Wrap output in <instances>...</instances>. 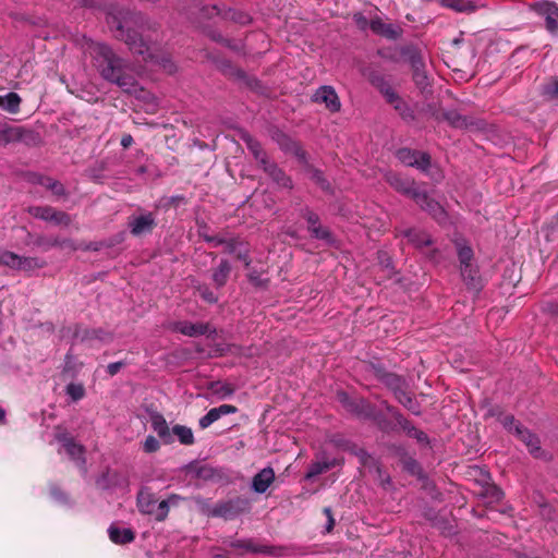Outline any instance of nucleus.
I'll list each match as a JSON object with an SVG mask.
<instances>
[{
  "label": "nucleus",
  "instance_id": "nucleus-1",
  "mask_svg": "<svg viewBox=\"0 0 558 558\" xmlns=\"http://www.w3.org/2000/svg\"><path fill=\"white\" fill-rule=\"evenodd\" d=\"M84 53L90 57L93 65L104 80L118 85L125 93L134 94L137 92V82L128 72V62L117 56L108 45L86 40Z\"/></svg>",
  "mask_w": 558,
  "mask_h": 558
},
{
  "label": "nucleus",
  "instance_id": "nucleus-2",
  "mask_svg": "<svg viewBox=\"0 0 558 558\" xmlns=\"http://www.w3.org/2000/svg\"><path fill=\"white\" fill-rule=\"evenodd\" d=\"M135 16L129 12H119L118 14L109 13L107 15L108 26L114 31V36L123 40L133 53L144 56L145 60H151L160 63L162 68L172 73L174 71V64L170 59L162 58L160 61L157 60L156 56L151 52V48L143 40L142 36L137 32L125 29V25L129 20H133Z\"/></svg>",
  "mask_w": 558,
  "mask_h": 558
},
{
  "label": "nucleus",
  "instance_id": "nucleus-3",
  "mask_svg": "<svg viewBox=\"0 0 558 558\" xmlns=\"http://www.w3.org/2000/svg\"><path fill=\"white\" fill-rule=\"evenodd\" d=\"M137 508L141 513L149 514L156 521L162 522L167 519L169 513V502H158L154 493L149 488L143 487L137 494Z\"/></svg>",
  "mask_w": 558,
  "mask_h": 558
},
{
  "label": "nucleus",
  "instance_id": "nucleus-4",
  "mask_svg": "<svg viewBox=\"0 0 558 558\" xmlns=\"http://www.w3.org/2000/svg\"><path fill=\"white\" fill-rule=\"evenodd\" d=\"M338 400L345 410L357 416L371 418L375 415V408L363 398H351L345 392H339Z\"/></svg>",
  "mask_w": 558,
  "mask_h": 558
},
{
  "label": "nucleus",
  "instance_id": "nucleus-5",
  "mask_svg": "<svg viewBox=\"0 0 558 558\" xmlns=\"http://www.w3.org/2000/svg\"><path fill=\"white\" fill-rule=\"evenodd\" d=\"M396 157L401 163L415 167L424 172L427 171L430 166V156L427 153L410 148H400L397 150Z\"/></svg>",
  "mask_w": 558,
  "mask_h": 558
},
{
  "label": "nucleus",
  "instance_id": "nucleus-6",
  "mask_svg": "<svg viewBox=\"0 0 558 558\" xmlns=\"http://www.w3.org/2000/svg\"><path fill=\"white\" fill-rule=\"evenodd\" d=\"M247 507V501L241 498L228 500L217 504L213 507L208 514L213 517H220L223 519H233L243 512Z\"/></svg>",
  "mask_w": 558,
  "mask_h": 558
},
{
  "label": "nucleus",
  "instance_id": "nucleus-7",
  "mask_svg": "<svg viewBox=\"0 0 558 558\" xmlns=\"http://www.w3.org/2000/svg\"><path fill=\"white\" fill-rule=\"evenodd\" d=\"M532 9L545 19L546 29L555 34L558 31V4L550 1H539L532 5Z\"/></svg>",
  "mask_w": 558,
  "mask_h": 558
},
{
  "label": "nucleus",
  "instance_id": "nucleus-8",
  "mask_svg": "<svg viewBox=\"0 0 558 558\" xmlns=\"http://www.w3.org/2000/svg\"><path fill=\"white\" fill-rule=\"evenodd\" d=\"M388 386L392 389L396 399L407 409L415 414H418V405L412 396L403 389V380L395 375H391L387 379Z\"/></svg>",
  "mask_w": 558,
  "mask_h": 558
},
{
  "label": "nucleus",
  "instance_id": "nucleus-9",
  "mask_svg": "<svg viewBox=\"0 0 558 558\" xmlns=\"http://www.w3.org/2000/svg\"><path fill=\"white\" fill-rule=\"evenodd\" d=\"M415 203L429 215L433 216L439 223H444L447 220V213L444 207L430 198L425 192H418L414 194Z\"/></svg>",
  "mask_w": 558,
  "mask_h": 558
},
{
  "label": "nucleus",
  "instance_id": "nucleus-10",
  "mask_svg": "<svg viewBox=\"0 0 558 558\" xmlns=\"http://www.w3.org/2000/svg\"><path fill=\"white\" fill-rule=\"evenodd\" d=\"M173 330L187 337L216 333V328L209 323H191L187 320L174 323Z\"/></svg>",
  "mask_w": 558,
  "mask_h": 558
},
{
  "label": "nucleus",
  "instance_id": "nucleus-11",
  "mask_svg": "<svg viewBox=\"0 0 558 558\" xmlns=\"http://www.w3.org/2000/svg\"><path fill=\"white\" fill-rule=\"evenodd\" d=\"M457 253L461 267V275L464 280H473L475 271L471 267V260L473 259V250L464 241H457Z\"/></svg>",
  "mask_w": 558,
  "mask_h": 558
},
{
  "label": "nucleus",
  "instance_id": "nucleus-12",
  "mask_svg": "<svg viewBox=\"0 0 558 558\" xmlns=\"http://www.w3.org/2000/svg\"><path fill=\"white\" fill-rule=\"evenodd\" d=\"M313 101L324 104L331 112H338L341 108L340 99L331 86H322L313 95Z\"/></svg>",
  "mask_w": 558,
  "mask_h": 558
},
{
  "label": "nucleus",
  "instance_id": "nucleus-13",
  "mask_svg": "<svg viewBox=\"0 0 558 558\" xmlns=\"http://www.w3.org/2000/svg\"><path fill=\"white\" fill-rule=\"evenodd\" d=\"M128 226L133 235L149 233L156 227L155 216L151 213L134 216L129 219Z\"/></svg>",
  "mask_w": 558,
  "mask_h": 558
},
{
  "label": "nucleus",
  "instance_id": "nucleus-14",
  "mask_svg": "<svg viewBox=\"0 0 558 558\" xmlns=\"http://www.w3.org/2000/svg\"><path fill=\"white\" fill-rule=\"evenodd\" d=\"M515 436L526 446L530 453L538 458L541 456L539 439L522 425H515Z\"/></svg>",
  "mask_w": 558,
  "mask_h": 558
},
{
  "label": "nucleus",
  "instance_id": "nucleus-15",
  "mask_svg": "<svg viewBox=\"0 0 558 558\" xmlns=\"http://www.w3.org/2000/svg\"><path fill=\"white\" fill-rule=\"evenodd\" d=\"M386 180L396 191H398L404 195H408L413 199H414V194L420 192L418 190H416L414 187L413 181H411L409 179H404L397 173H388L386 175Z\"/></svg>",
  "mask_w": 558,
  "mask_h": 558
},
{
  "label": "nucleus",
  "instance_id": "nucleus-16",
  "mask_svg": "<svg viewBox=\"0 0 558 558\" xmlns=\"http://www.w3.org/2000/svg\"><path fill=\"white\" fill-rule=\"evenodd\" d=\"M438 3L453 12L465 14L474 13L481 7L473 0H438Z\"/></svg>",
  "mask_w": 558,
  "mask_h": 558
},
{
  "label": "nucleus",
  "instance_id": "nucleus-17",
  "mask_svg": "<svg viewBox=\"0 0 558 558\" xmlns=\"http://www.w3.org/2000/svg\"><path fill=\"white\" fill-rule=\"evenodd\" d=\"M275 481V472L271 468L259 471L252 481V488L258 494L265 493Z\"/></svg>",
  "mask_w": 558,
  "mask_h": 558
},
{
  "label": "nucleus",
  "instance_id": "nucleus-18",
  "mask_svg": "<svg viewBox=\"0 0 558 558\" xmlns=\"http://www.w3.org/2000/svg\"><path fill=\"white\" fill-rule=\"evenodd\" d=\"M373 33L389 39H396L400 35V29L391 24H386L380 17L373 19L369 23Z\"/></svg>",
  "mask_w": 558,
  "mask_h": 558
},
{
  "label": "nucleus",
  "instance_id": "nucleus-19",
  "mask_svg": "<svg viewBox=\"0 0 558 558\" xmlns=\"http://www.w3.org/2000/svg\"><path fill=\"white\" fill-rule=\"evenodd\" d=\"M23 134L24 130L20 126L0 123V146L21 141Z\"/></svg>",
  "mask_w": 558,
  "mask_h": 558
},
{
  "label": "nucleus",
  "instance_id": "nucleus-20",
  "mask_svg": "<svg viewBox=\"0 0 558 558\" xmlns=\"http://www.w3.org/2000/svg\"><path fill=\"white\" fill-rule=\"evenodd\" d=\"M108 534L110 541L118 545L132 543L135 538V534L131 529H120L114 524L109 526Z\"/></svg>",
  "mask_w": 558,
  "mask_h": 558
},
{
  "label": "nucleus",
  "instance_id": "nucleus-21",
  "mask_svg": "<svg viewBox=\"0 0 558 558\" xmlns=\"http://www.w3.org/2000/svg\"><path fill=\"white\" fill-rule=\"evenodd\" d=\"M341 463L338 459H324L322 461H315L313 462L305 475L306 478L315 477L319 474H323L327 472L328 470L335 468L336 465H339Z\"/></svg>",
  "mask_w": 558,
  "mask_h": 558
},
{
  "label": "nucleus",
  "instance_id": "nucleus-22",
  "mask_svg": "<svg viewBox=\"0 0 558 558\" xmlns=\"http://www.w3.org/2000/svg\"><path fill=\"white\" fill-rule=\"evenodd\" d=\"M151 427L166 444L172 442L170 428L162 415L157 414L151 417Z\"/></svg>",
  "mask_w": 558,
  "mask_h": 558
},
{
  "label": "nucleus",
  "instance_id": "nucleus-23",
  "mask_svg": "<svg viewBox=\"0 0 558 558\" xmlns=\"http://www.w3.org/2000/svg\"><path fill=\"white\" fill-rule=\"evenodd\" d=\"M231 272V265L227 259H222L213 272V281L217 288H221L227 283Z\"/></svg>",
  "mask_w": 558,
  "mask_h": 558
},
{
  "label": "nucleus",
  "instance_id": "nucleus-24",
  "mask_svg": "<svg viewBox=\"0 0 558 558\" xmlns=\"http://www.w3.org/2000/svg\"><path fill=\"white\" fill-rule=\"evenodd\" d=\"M21 97L16 93H8L4 96H0V108L10 112L17 113L20 111Z\"/></svg>",
  "mask_w": 558,
  "mask_h": 558
},
{
  "label": "nucleus",
  "instance_id": "nucleus-25",
  "mask_svg": "<svg viewBox=\"0 0 558 558\" xmlns=\"http://www.w3.org/2000/svg\"><path fill=\"white\" fill-rule=\"evenodd\" d=\"M409 241L416 247L428 246L432 244L430 235L420 230H408L404 234Z\"/></svg>",
  "mask_w": 558,
  "mask_h": 558
},
{
  "label": "nucleus",
  "instance_id": "nucleus-26",
  "mask_svg": "<svg viewBox=\"0 0 558 558\" xmlns=\"http://www.w3.org/2000/svg\"><path fill=\"white\" fill-rule=\"evenodd\" d=\"M444 120H446L451 126L457 129H468L471 123L468 118L460 114L456 110L447 111L442 114Z\"/></svg>",
  "mask_w": 558,
  "mask_h": 558
},
{
  "label": "nucleus",
  "instance_id": "nucleus-27",
  "mask_svg": "<svg viewBox=\"0 0 558 558\" xmlns=\"http://www.w3.org/2000/svg\"><path fill=\"white\" fill-rule=\"evenodd\" d=\"M171 430L182 445L191 446L194 444V435L190 427L177 424L172 427Z\"/></svg>",
  "mask_w": 558,
  "mask_h": 558
},
{
  "label": "nucleus",
  "instance_id": "nucleus-28",
  "mask_svg": "<svg viewBox=\"0 0 558 558\" xmlns=\"http://www.w3.org/2000/svg\"><path fill=\"white\" fill-rule=\"evenodd\" d=\"M243 140L245 141L248 150L253 154L258 163L267 157L266 151L263 149L258 141L254 140L250 135L244 136Z\"/></svg>",
  "mask_w": 558,
  "mask_h": 558
},
{
  "label": "nucleus",
  "instance_id": "nucleus-29",
  "mask_svg": "<svg viewBox=\"0 0 558 558\" xmlns=\"http://www.w3.org/2000/svg\"><path fill=\"white\" fill-rule=\"evenodd\" d=\"M17 265L19 267L16 268V270L32 271L37 268H43L45 266V262L37 257L20 256V262Z\"/></svg>",
  "mask_w": 558,
  "mask_h": 558
},
{
  "label": "nucleus",
  "instance_id": "nucleus-30",
  "mask_svg": "<svg viewBox=\"0 0 558 558\" xmlns=\"http://www.w3.org/2000/svg\"><path fill=\"white\" fill-rule=\"evenodd\" d=\"M380 93L384 95L386 101L391 105L395 109L402 102V98L395 92V89L387 83H383L379 86Z\"/></svg>",
  "mask_w": 558,
  "mask_h": 558
},
{
  "label": "nucleus",
  "instance_id": "nucleus-31",
  "mask_svg": "<svg viewBox=\"0 0 558 558\" xmlns=\"http://www.w3.org/2000/svg\"><path fill=\"white\" fill-rule=\"evenodd\" d=\"M65 452L69 454V457L75 461H80L82 463L85 462V448L83 445L77 444L76 441L70 442L64 447Z\"/></svg>",
  "mask_w": 558,
  "mask_h": 558
},
{
  "label": "nucleus",
  "instance_id": "nucleus-32",
  "mask_svg": "<svg viewBox=\"0 0 558 558\" xmlns=\"http://www.w3.org/2000/svg\"><path fill=\"white\" fill-rule=\"evenodd\" d=\"M19 262L20 255L10 251L0 250V265L16 270Z\"/></svg>",
  "mask_w": 558,
  "mask_h": 558
},
{
  "label": "nucleus",
  "instance_id": "nucleus-33",
  "mask_svg": "<svg viewBox=\"0 0 558 558\" xmlns=\"http://www.w3.org/2000/svg\"><path fill=\"white\" fill-rule=\"evenodd\" d=\"M65 393L72 401L76 402L85 397V388L81 383H70L65 387Z\"/></svg>",
  "mask_w": 558,
  "mask_h": 558
},
{
  "label": "nucleus",
  "instance_id": "nucleus-34",
  "mask_svg": "<svg viewBox=\"0 0 558 558\" xmlns=\"http://www.w3.org/2000/svg\"><path fill=\"white\" fill-rule=\"evenodd\" d=\"M407 54L413 72L425 68L424 58L418 50L409 49Z\"/></svg>",
  "mask_w": 558,
  "mask_h": 558
},
{
  "label": "nucleus",
  "instance_id": "nucleus-35",
  "mask_svg": "<svg viewBox=\"0 0 558 558\" xmlns=\"http://www.w3.org/2000/svg\"><path fill=\"white\" fill-rule=\"evenodd\" d=\"M52 209L50 206H33L29 207L28 213L35 218L49 221L52 217Z\"/></svg>",
  "mask_w": 558,
  "mask_h": 558
},
{
  "label": "nucleus",
  "instance_id": "nucleus-36",
  "mask_svg": "<svg viewBox=\"0 0 558 558\" xmlns=\"http://www.w3.org/2000/svg\"><path fill=\"white\" fill-rule=\"evenodd\" d=\"M279 186L291 190L293 187V183L290 177H288L284 171L280 168L275 171V173L270 177Z\"/></svg>",
  "mask_w": 558,
  "mask_h": 558
},
{
  "label": "nucleus",
  "instance_id": "nucleus-37",
  "mask_svg": "<svg viewBox=\"0 0 558 558\" xmlns=\"http://www.w3.org/2000/svg\"><path fill=\"white\" fill-rule=\"evenodd\" d=\"M499 423L509 432L515 435V425H521L513 415L500 413L498 415Z\"/></svg>",
  "mask_w": 558,
  "mask_h": 558
},
{
  "label": "nucleus",
  "instance_id": "nucleus-38",
  "mask_svg": "<svg viewBox=\"0 0 558 558\" xmlns=\"http://www.w3.org/2000/svg\"><path fill=\"white\" fill-rule=\"evenodd\" d=\"M214 392L221 399L227 398L234 392V388L229 384L215 383L211 385Z\"/></svg>",
  "mask_w": 558,
  "mask_h": 558
},
{
  "label": "nucleus",
  "instance_id": "nucleus-39",
  "mask_svg": "<svg viewBox=\"0 0 558 558\" xmlns=\"http://www.w3.org/2000/svg\"><path fill=\"white\" fill-rule=\"evenodd\" d=\"M310 232L316 239L324 240L327 243L332 242V236L329 230L323 227L320 223L314 228H311Z\"/></svg>",
  "mask_w": 558,
  "mask_h": 558
},
{
  "label": "nucleus",
  "instance_id": "nucleus-40",
  "mask_svg": "<svg viewBox=\"0 0 558 558\" xmlns=\"http://www.w3.org/2000/svg\"><path fill=\"white\" fill-rule=\"evenodd\" d=\"M396 111L407 122H412L415 119L413 110L404 100L399 106H396Z\"/></svg>",
  "mask_w": 558,
  "mask_h": 558
},
{
  "label": "nucleus",
  "instance_id": "nucleus-41",
  "mask_svg": "<svg viewBox=\"0 0 558 558\" xmlns=\"http://www.w3.org/2000/svg\"><path fill=\"white\" fill-rule=\"evenodd\" d=\"M218 420H219V414L215 410V408H213L203 417H201L199 426H201V428L205 429Z\"/></svg>",
  "mask_w": 558,
  "mask_h": 558
},
{
  "label": "nucleus",
  "instance_id": "nucleus-42",
  "mask_svg": "<svg viewBox=\"0 0 558 558\" xmlns=\"http://www.w3.org/2000/svg\"><path fill=\"white\" fill-rule=\"evenodd\" d=\"M231 546L236 549H244L246 551H252V553H264L265 551L262 547L254 546L251 541L232 542Z\"/></svg>",
  "mask_w": 558,
  "mask_h": 558
},
{
  "label": "nucleus",
  "instance_id": "nucleus-43",
  "mask_svg": "<svg viewBox=\"0 0 558 558\" xmlns=\"http://www.w3.org/2000/svg\"><path fill=\"white\" fill-rule=\"evenodd\" d=\"M197 292L199 296L208 302V303H216L218 301V298L215 295V293L210 290V288L206 284H201L197 287Z\"/></svg>",
  "mask_w": 558,
  "mask_h": 558
},
{
  "label": "nucleus",
  "instance_id": "nucleus-44",
  "mask_svg": "<svg viewBox=\"0 0 558 558\" xmlns=\"http://www.w3.org/2000/svg\"><path fill=\"white\" fill-rule=\"evenodd\" d=\"M160 448V444L158 439L151 435L147 436L143 442V450L146 453H154L158 451Z\"/></svg>",
  "mask_w": 558,
  "mask_h": 558
},
{
  "label": "nucleus",
  "instance_id": "nucleus-45",
  "mask_svg": "<svg viewBox=\"0 0 558 558\" xmlns=\"http://www.w3.org/2000/svg\"><path fill=\"white\" fill-rule=\"evenodd\" d=\"M413 80L416 86L420 87L421 89H425L429 85L425 68L422 70L414 71Z\"/></svg>",
  "mask_w": 558,
  "mask_h": 558
},
{
  "label": "nucleus",
  "instance_id": "nucleus-46",
  "mask_svg": "<svg viewBox=\"0 0 558 558\" xmlns=\"http://www.w3.org/2000/svg\"><path fill=\"white\" fill-rule=\"evenodd\" d=\"M51 216L52 217H51V219H49V221H52L56 225L69 226L71 222L70 216L64 211H59L53 208Z\"/></svg>",
  "mask_w": 558,
  "mask_h": 558
},
{
  "label": "nucleus",
  "instance_id": "nucleus-47",
  "mask_svg": "<svg viewBox=\"0 0 558 558\" xmlns=\"http://www.w3.org/2000/svg\"><path fill=\"white\" fill-rule=\"evenodd\" d=\"M310 178L313 180L317 185H319L323 190H328L329 184L325 180L323 172L318 169H311L310 170Z\"/></svg>",
  "mask_w": 558,
  "mask_h": 558
},
{
  "label": "nucleus",
  "instance_id": "nucleus-48",
  "mask_svg": "<svg viewBox=\"0 0 558 558\" xmlns=\"http://www.w3.org/2000/svg\"><path fill=\"white\" fill-rule=\"evenodd\" d=\"M29 178L33 183L39 184V185L46 187L47 190H50L51 183H53L56 181L54 179H52L50 177H46V175L38 174V173H33L29 175Z\"/></svg>",
  "mask_w": 558,
  "mask_h": 558
},
{
  "label": "nucleus",
  "instance_id": "nucleus-49",
  "mask_svg": "<svg viewBox=\"0 0 558 558\" xmlns=\"http://www.w3.org/2000/svg\"><path fill=\"white\" fill-rule=\"evenodd\" d=\"M56 439L62 444L63 448L70 442L75 441L65 429H61L60 427L57 428Z\"/></svg>",
  "mask_w": 558,
  "mask_h": 558
},
{
  "label": "nucleus",
  "instance_id": "nucleus-50",
  "mask_svg": "<svg viewBox=\"0 0 558 558\" xmlns=\"http://www.w3.org/2000/svg\"><path fill=\"white\" fill-rule=\"evenodd\" d=\"M353 21L357 28L361 31H366L369 28L371 21H368L367 17L360 12L353 14Z\"/></svg>",
  "mask_w": 558,
  "mask_h": 558
},
{
  "label": "nucleus",
  "instance_id": "nucleus-51",
  "mask_svg": "<svg viewBox=\"0 0 558 558\" xmlns=\"http://www.w3.org/2000/svg\"><path fill=\"white\" fill-rule=\"evenodd\" d=\"M228 16L240 24H247L251 22V17L243 12L229 11Z\"/></svg>",
  "mask_w": 558,
  "mask_h": 558
},
{
  "label": "nucleus",
  "instance_id": "nucleus-52",
  "mask_svg": "<svg viewBox=\"0 0 558 558\" xmlns=\"http://www.w3.org/2000/svg\"><path fill=\"white\" fill-rule=\"evenodd\" d=\"M87 338L89 339H99L104 342H109L112 337L110 333L102 331L101 329H94L90 332H88Z\"/></svg>",
  "mask_w": 558,
  "mask_h": 558
},
{
  "label": "nucleus",
  "instance_id": "nucleus-53",
  "mask_svg": "<svg viewBox=\"0 0 558 558\" xmlns=\"http://www.w3.org/2000/svg\"><path fill=\"white\" fill-rule=\"evenodd\" d=\"M259 165L269 177H271L275 173V171H277V169L279 168L277 163L270 161L268 156L265 159H263L259 162Z\"/></svg>",
  "mask_w": 558,
  "mask_h": 558
},
{
  "label": "nucleus",
  "instance_id": "nucleus-54",
  "mask_svg": "<svg viewBox=\"0 0 558 558\" xmlns=\"http://www.w3.org/2000/svg\"><path fill=\"white\" fill-rule=\"evenodd\" d=\"M239 245H241V242L236 238H227L223 243L225 252L233 254L236 252Z\"/></svg>",
  "mask_w": 558,
  "mask_h": 558
},
{
  "label": "nucleus",
  "instance_id": "nucleus-55",
  "mask_svg": "<svg viewBox=\"0 0 558 558\" xmlns=\"http://www.w3.org/2000/svg\"><path fill=\"white\" fill-rule=\"evenodd\" d=\"M226 239L225 236H221V235H204V240L211 244L214 247H218L220 245H223V243L226 242Z\"/></svg>",
  "mask_w": 558,
  "mask_h": 558
},
{
  "label": "nucleus",
  "instance_id": "nucleus-56",
  "mask_svg": "<svg viewBox=\"0 0 558 558\" xmlns=\"http://www.w3.org/2000/svg\"><path fill=\"white\" fill-rule=\"evenodd\" d=\"M215 410L218 412L219 418L222 415L233 414L238 411L236 407L231 405V404H221V405L215 408Z\"/></svg>",
  "mask_w": 558,
  "mask_h": 558
},
{
  "label": "nucleus",
  "instance_id": "nucleus-57",
  "mask_svg": "<svg viewBox=\"0 0 558 558\" xmlns=\"http://www.w3.org/2000/svg\"><path fill=\"white\" fill-rule=\"evenodd\" d=\"M304 217L308 223V230L319 225V217L315 213L306 210Z\"/></svg>",
  "mask_w": 558,
  "mask_h": 558
},
{
  "label": "nucleus",
  "instance_id": "nucleus-58",
  "mask_svg": "<svg viewBox=\"0 0 558 558\" xmlns=\"http://www.w3.org/2000/svg\"><path fill=\"white\" fill-rule=\"evenodd\" d=\"M545 94L551 97H558V80L555 78L549 82L545 87Z\"/></svg>",
  "mask_w": 558,
  "mask_h": 558
},
{
  "label": "nucleus",
  "instance_id": "nucleus-59",
  "mask_svg": "<svg viewBox=\"0 0 558 558\" xmlns=\"http://www.w3.org/2000/svg\"><path fill=\"white\" fill-rule=\"evenodd\" d=\"M486 494H489L492 499L498 501L502 498V492L495 485H490L486 488Z\"/></svg>",
  "mask_w": 558,
  "mask_h": 558
},
{
  "label": "nucleus",
  "instance_id": "nucleus-60",
  "mask_svg": "<svg viewBox=\"0 0 558 558\" xmlns=\"http://www.w3.org/2000/svg\"><path fill=\"white\" fill-rule=\"evenodd\" d=\"M49 191H51L52 194H54L57 196L65 195V189H64L63 184L61 182H59L58 180H56L53 183H51V187Z\"/></svg>",
  "mask_w": 558,
  "mask_h": 558
},
{
  "label": "nucleus",
  "instance_id": "nucleus-61",
  "mask_svg": "<svg viewBox=\"0 0 558 558\" xmlns=\"http://www.w3.org/2000/svg\"><path fill=\"white\" fill-rule=\"evenodd\" d=\"M236 257L238 259L242 260L245 265V267H248L251 265V258L248 256V250L244 247L243 250L236 251Z\"/></svg>",
  "mask_w": 558,
  "mask_h": 558
},
{
  "label": "nucleus",
  "instance_id": "nucleus-62",
  "mask_svg": "<svg viewBox=\"0 0 558 558\" xmlns=\"http://www.w3.org/2000/svg\"><path fill=\"white\" fill-rule=\"evenodd\" d=\"M247 278H248L250 282H252L256 287H260L263 284L260 275L256 270L250 271L247 275Z\"/></svg>",
  "mask_w": 558,
  "mask_h": 558
},
{
  "label": "nucleus",
  "instance_id": "nucleus-63",
  "mask_svg": "<svg viewBox=\"0 0 558 558\" xmlns=\"http://www.w3.org/2000/svg\"><path fill=\"white\" fill-rule=\"evenodd\" d=\"M122 366H124V362L110 363L107 366V372L109 375L114 376L121 369Z\"/></svg>",
  "mask_w": 558,
  "mask_h": 558
},
{
  "label": "nucleus",
  "instance_id": "nucleus-64",
  "mask_svg": "<svg viewBox=\"0 0 558 558\" xmlns=\"http://www.w3.org/2000/svg\"><path fill=\"white\" fill-rule=\"evenodd\" d=\"M404 466L412 474H415L416 471L418 470V463L415 460H413V459L407 460L405 463H404Z\"/></svg>",
  "mask_w": 558,
  "mask_h": 558
}]
</instances>
